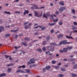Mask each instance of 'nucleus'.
<instances>
[{"label":"nucleus","mask_w":77,"mask_h":77,"mask_svg":"<svg viewBox=\"0 0 77 77\" xmlns=\"http://www.w3.org/2000/svg\"><path fill=\"white\" fill-rule=\"evenodd\" d=\"M11 71V68H8L7 70L8 72H10Z\"/></svg>","instance_id":"26"},{"label":"nucleus","mask_w":77,"mask_h":77,"mask_svg":"<svg viewBox=\"0 0 77 77\" xmlns=\"http://www.w3.org/2000/svg\"><path fill=\"white\" fill-rule=\"evenodd\" d=\"M35 63V59L32 58L30 60V61L28 62V64H31V63Z\"/></svg>","instance_id":"3"},{"label":"nucleus","mask_w":77,"mask_h":77,"mask_svg":"<svg viewBox=\"0 0 77 77\" xmlns=\"http://www.w3.org/2000/svg\"><path fill=\"white\" fill-rule=\"evenodd\" d=\"M67 43H67L66 40L60 42L59 45H61V44H67Z\"/></svg>","instance_id":"4"},{"label":"nucleus","mask_w":77,"mask_h":77,"mask_svg":"<svg viewBox=\"0 0 77 77\" xmlns=\"http://www.w3.org/2000/svg\"><path fill=\"white\" fill-rule=\"evenodd\" d=\"M17 31H18V30L17 29V30H11V32H17Z\"/></svg>","instance_id":"16"},{"label":"nucleus","mask_w":77,"mask_h":77,"mask_svg":"<svg viewBox=\"0 0 77 77\" xmlns=\"http://www.w3.org/2000/svg\"><path fill=\"white\" fill-rule=\"evenodd\" d=\"M61 71H66V69L64 68H62L61 69Z\"/></svg>","instance_id":"22"},{"label":"nucleus","mask_w":77,"mask_h":77,"mask_svg":"<svg viewBox=\"0 0 77 77\" xmlns=\"http://www.w3.org/2000/svg\"><path fill=\"white\" fill-rule=\"evenodd\" d=\"M60 35H58V36H57V38H58V39H60Z\"/></svg>","instance_id":"62"},{"label":"nucleus","mask_w":77,"mask_h":77,"mask_svg":"<svg viewBox=\"0 0 77 77\" xmlns=\"http://www.w3.org/2000/svg\"><path fill=\"white\" fill-rule=\"evenodd\" d=\"M15 13H17V14H20V12L19 11H15Z\"/></svg>","instance_id":"55"},{"label":"nucleus","mask_w":77,"mask_h":77,"mask_svg":"<svg viewBox=\"0 0 77 77\" xmlns=\"http://www.w3.org/2000/svg\"><path fill=\"white\" fill-rule=\"evenodd\" d=\"M4 13H5L6 14H9V15H11V13L9 12L4 11Z\"/></svg>","instance_id":"18"},{"label":"nucleus","mask_w":77,"mask_h":77,"mask_svg":"<svg viewBox=\"0 0 77 77\" xmlns=\"http://www.w3.org/2000/svg\"><path fill=\"white\" fill-rule=\"evenodd\" d=\"M72 12L73 14H75V10H74L72 9Z\"/></svg>","instance_id":"39"},{"label":"nucleus","mask_w":77,"mask_h":77,"mask_svg":"<svg viewBox=\"0 0 77 77\" xmlns=\"http://www.w3.org/2000/svg\"><path fill=\"white\" fill-rule=\"evenodd\" d=\"M43 18H46L47 20V16H46L45 13L43 14Z\"/></svg>","instance_id":"17"},{"label":"nucleus","mask_w":77,"mask_h":77,"mask_svg":"<svg viewBox=\"0 0 77 77\" xmlns=\"http://www.w3.org/2000/svg\"><path fill=\"white\" fill-rule=\"evenodd\" d=\"M50 53V51H48L46 52H45V53H46V54H48Z\"/></svg>","instance_id":"53"},{"label":"nucleus","mask_w":77,"mask_h":77,"mask_svg":"<svg viewBox=\"0 0 77 77\" xmlns=\"http://www.w3.org/2000/svg\"><path fill=\"white\" fill-rule=\"evenodd\" d=\"M42 50L43 51H46V49H45V47H43L42 48Z\"/></svg>","instance_id":"36"},{"label":"nucleus","mask_w":77,"mask_h":77,"mask_svg":"<svg viewBox=\"0 0 77 77\" xmlns=\"http://www.w3.org/2000/svg\"><path fill=\"white\" fill-rule=\"evenodd\" d=\"M52 66L53 67H55L56 69H57L59 68L58 66Z\"/></svg>","instance_id":"34"},{"label":"nucleus","mask_w":77,"mask_h":77,"mask_svg":"<svg viewBox=\"0 0 77 77\" xmlns=\"http://www.w3.org/2000/svg\"><path fill=\"white\" fill-rule=\"evenodd\" d=\"M64 52H67L68 51V48H63V49Z\"/></svg>","instance_id":"8"},{"label":"nucleus","mask_w":77,"mask_h":77,"mask_svg":"<svg viewBox=\"0 0 77 77\" xmlns=\"http://www.w3.org/2000/svg\"><path fill=\"white\" fill-rule=\"evenodd\" d=\"M29 14V11L25 10V11L23 13L24 15H25L26 14Z\"/></svg>","instance_id":"7"},{"label":"nucleus","mask_w":77,"mask_h":77,"mask_svg":"<svg viewBox=\"0 0 77 77\" xmlns=\"http://www.w3.org/2000/svg\"><path fill=\"white\" fill-rule=\"evenodd\" d=\"M25 40H26V41H29V40H30V38H27V37H26L25 38Z\"/></svg>","instance_id":"32"},{"label":"nucleus","mask_w":77,"mask_h":77,"mask_svg":"<svg viewBox=\"0 0 77 77\" xmlns=\"http://www.w3.org/2000/svg\"><path fill=\"white\" fill-rule=\"evenodd\" d=\"M46 29V28L45 27H43L42 28V30H44V29Z\"/></svg>","instance_id":"50"},{"label":"nucleus","mask_w":77,"mask_h":77,"mask_svg":"<svg viewBox=\"0 0 77 77\" xmlns=\"http://www.w3.org/2000/svg\"><path fill=\"white\" fill-rule=\"evenodd\" d=\"M58 76L59 77H63L64 76V75H62L61 74H59L58 75Z\"/></svg>","instance_id":"24"},{"label":"nucleus","mask_w":77,"mask_h":77,"mask_svg":"<svg viewBox=\"0 0 77 77\" xmlns=\"http://www.w3.org/2000/svg\"><path fill=\"white\" fill-rule=\"evenodd\" d=\"M43 71L44 72H45L46 71V68H44L43 69Z\"/></svg>","instance_id":"38"},{"label":"nucleus","mask_w":77,"mask_h":77,"mask_svg":"<svg viewBox=\"0 0 77 77\" xmlns=\"http://www.w3.org/2000/svg\"><path fill=\"white\" fill-rule=\"evenodd\" d=\"M67 49H68V50H71L72 49V46L71 47H67Z\"/></svg>","instance_id":"23"},{"label":"nucleus","mask_w":77,"mask_h":77,"mask_svg":"<svg viewBox=\"0 0 77 77\" xmlns=\"http://www.w3.org/2000/svg\"><path fill=\"white\" fill-rule=\"evenodd\" d=\"M65 7H61L60 9H59V11L61 12H62L63 10H65Z\"/></svg>","instance_id":"5"},{"label":"nucleus","mask_w":77,"mask_h":77,"mask_svg":"<svg viewBox=\"0 0 77 77\" xmlns=\"http://www.w3.org/2000/svg\"><path fill=\"white\" fill-rule=\"evenodd\" d=\"M5 57H6V58H8V57H9V56L8 55H5Z\"/></svg>","instance_id":"56"},{"label":"nucleus","mask_w":77,"mask_h":77,"mask_svg":"<svg viewBox=\"0 0 77 77\" xmlns=\"http://www.w3.org/2000/svg\"><path fill=\"white\" fill-rule=\"evenodd\" d=\"M34 14H35V17H41L42 15V11L41 12V14L40 15L38 14L37 11H34Z\"/></svg>","instance_id":"1"},{"label":"nucleus","mask_w":77,"mask_h":77,"mask_svg":"<svg viewBox=\"0 0 77 77\" xmlns=\"http://www.w3.org/2000/svg\"><path fill=\"white\" fill-rule=\"evenodd\" d=\"M56 61H52V63L53 64L55 63H56Z\"/></svg>","instance_id":"42"},{"label":"nucleus","mask_w":77,"mask_h":77,"mask_svg":"<svg viewBox=\"0 0 77 77\" xmlns=\"http://www.w3.org/2000/svg\"><path fill=\"white\" fill-rule=\"evenodd\" d=\"M50 45H56L57 46V45H56V44L54 43H52L50 44Z\"/></svg>","instance_id":"15"},{"label":"nucleus","mask_w":77,"mask_h":77,"mask_svg":"<svg viewBox=\"0 0 77 77\" xmlns=\"http://www.w3.org/2000/svg\"><path fill=\"white\" fill-rule=\"evenodd\" d=\"M56 25V23H49V25L51 26H54V25Z\"/></svg>","instance_id":"11"},{"label":"nucleus","mask_w":77,"mask_h":77,"mask_svg":"<svg viewBox=\"0 0 77 77\" xmlns=\"http://www.w3.org/2000/svg\"><path fill=\"white\" fill-rule=\"evenodd\" d=\"M53 32H54V30L53 29L51 30V33H53Z\"/></svg>","instance_id":"57"},{"label":"nucleus","mask_w":77,"mask_h":77,"mask_svg":"<svg viewBox=\"0 0 77 77\" xmlns=\"http://www.w3.org/2000/svg\"><path fill=\"white\" fill-rule=\"evenodd\" d=\"M5 75H6V74L5 73H3V74H1L0 75V77H3V76H5Z\"/></svg>","instance_id":"13"},{"label":"nucleus","mask_w":77,"mask_h":77,"mask_svg":"<svg viewBox=\"0 0 77 77\" xmlns=\"http://www.w3.org/2000/svg\"><path fill=\"white\" fill-rule=\"evenodd\" d=\"M18 35H15V39H17V38H18Z\"/></svg>","instance_id":"46"},{"label":"nucleus","mask_w":77,"mask_h":77,"mask_svg":"<svg viewBox=\"0 0 77 77\" xmlns=\"http://www.w3.org/2000/svg\"><path fill=\"white\" fill-rule=\"evenodd\" d=\"M28 28V26H27L26 25L25 26V28L26 29H27Z\"/></svg>","instance_id":"52"},{"label":"nucleus","mask_w":77,"mask_h":77,"mask_svg":"<svg viewBox=\"0 0 77 77\" xmlns=\"http://www.w3.org/2000/svg\"><path fill=\"white\" fill-rule=\"evenodd\" d=\"M50 51H54V48L53 47L51 48L50 50Z\"/></svg>","instance_id":"43"},{"label":"nucleus","mask_w":77,"mask_h":77,"mask_svg":"<svg viewBox=\"0 0 77 77\" xmlns=\"http://www.w3.org/2000/svg\"><path fill=\"white\" fill-rule=\"evenodd\" d=\"M55 14H57V15H58L59 14V11H57L55 12Z\"/></svg>","instance_id":"51"},{"label":"nucleus","mask_w":77,"mask_h":77,"mask_svg":"<svg viewBox=\"0 0 77 77\" xmlns=\"http://www.w3.org/2000/svg\"><path fill=\"white\" fill-rule=\"evenodd\" d=\"M72 30H75V29H76V28H75V26H72Z\"/></svg>","instance_id":"27"},{"label":"nucleus","mask_w":77,"mask_h":77,"mask_svg":"<svg viewBox=\"0 0 77 77\" xmlns=\"http://www.w3.org/2000/svg\"><path fill=\"white\" fill-rule=\"evenodd\" d=\"M46 44V41H44L43 43V45H45Z\"/></svg>","instance_id":"45"},{"label":"nucleus","mask_w":77,"mask_h":77,"mask_svg":"<svg viewBox=\"0 0 77 77\" xmlns=\"http://www.w3.org/2000/svg\"><path fill=\"white\" fill-rule=\"evenodd\" d=\"M73 32H74V33H75V32L77 33V31L76 30H75V31H73Z\"/></svg>","instance_id":"59"},{"label":"nucleus","mask_w":77,"mask_h":77,"mask_svg":"<svg viewBox=\"0 0 77 77\" xmlns=\"http://www.w3.org/2000/svg\"><path fill=\"white\" fill-rule=\"evenodd\" d=\"M53 16L54 17H56V15L55 14H53V15H51L50 16V17H51V20H53Z\"/></svg>","instance_id":"9"},{"label":"nucleus","mask_w":77,"mask_h":77,"mask_svg":"<svg viewBox=\"0 0 77 77\" xmlns=\"http://www.w3.org/2000/svg\"><path fill=\"white\" fill-rule=\"evenodd\" d=\"M28 23H29V22H26L24 23V25H26V24H28Z\"/></svg>","instance_id":"47"},{"label":"nucleus","mask_w":77,"mask_h":77,"mask_svg":"<svg viewBox=\"0 0 77 77\" xmlns=\"http://www.w3.org/2000/svg\"><path fill=\"white\" fill-rule=\"evenodd\" d=\"M22 44L23 45H24V46H27V45L26 44V43H24V42H23L22 43Z\"/></svg>","instance_id":"31"},{"label":"nucleus","mask_w":77,"mask_h":77,"mask_svg":"<svg viewBox=\"0 0 77 77\" xmlns=\"http://www.w3.org/2000/svg\"><path fill=\"white\" fill-rule=\"evenodd\" d=\"M4 30V28L3 26H0V33H1L2 31Z\"/></svg>","instance_id":"6"},{"label":"nucleus","mask_w":77,"mask_h":77,"mask_svg":"<svg viewBox=\"0 0 77 77\" xmlns=\"http://www.w3.org/2000/svg\"><path fill=\"white\" fill-rule=\"evenodd\" d=\"M36 66V65H35V64L29 66V67H30V68H32V67H33L35 66Z\"/></svg>","instance_id":"20"},{"label":"nucleus","mask_w":77,"mask_h":77,"mask_svg":"<svg viewBox=\"0 0 77 77\" xmlns=\"http://www.w3.org/2000/svg\"><path fill=\"white\" fill-rule=\"evenodd\" d=\"M22 72V73L24 72L23 70L21 69H18V70H17L16 71V72Z\"/></svg>","instance_id":"10"},{"label":"nucleus","mask_w":77,"mask_h":77,"mask_svg":"<svg viewBox=\"0 0 77 77\" xmlns=\"http://www.w3.org/2000/svg\"><path fill=\"white\" fill-rule=\"evenodd\" d=\"M15 49H18V47L17 46H15Z\"/></svg>","instance_id":"63"},{"label":"nucleus","mask_w":77,"mask_h":77,"mask_svg":"<svg viewBox=\"0 0 77 77\" xmlns=\"http://www.w3.org/2000/svg\"><path fill=\"white\" fill-rule=\"evenodd\" d=\"M60 53H63V50H60Z\"/></svg>","instance_id":"54"},{"label":"nucleus","mask_w":77,"mask_h":77,"mask_svg":"<svg viewBox=\"0 0 77 77\" xmlns=\"http://www.w3.org/2000/svg\"><path fill=\"white\" fill-rule=\"evenodd\" d=\"M5 36L6 37H9L11 36V34H7L5 35Z\"/></svg>","instance_id":"33"},{"label":"nucleus","mask_w":77,"mask_h":77,"mask_svg":"<svg viewBox=\"0 0 77 77\" xmlns=\"http://www.w3.org/2000/svg\"><path fill=\"white\" fill-rule=\"evenodd\" d=\"M22 68H25V67H26V66H25L23 65V66H22Z\"/></svg>","instance_id":"61"},{"label":"nucleus","mask_w":77,"mask_h":77,"mask_svg":"<svg viewBox=\"0 0 77 77\" xmlns=\"http://www.w3.org/2000/svg\"><path fill=\"white\" fill-rule=\"evenodd\" d=\"M58 21V19H57L55 20H53V21L54 22H57Z\"/></svg>","instance_id":"37"},{"label":"nucleus","mask_w":77,"mask_h":77,"mask_svg":"<svg viewBox=\"0 0 77 77\" xmlns=\"http://www.w3.org/2000/svg\"><path fill=\"white\" fill-rule=\"evenodd\" d=\"M46 39L47 40H49V39H50V36H48Z\"/></svg>","instance_id":"44"},{"label":"nucleus","mask_w":77,"mask_h":77,"mask_svg":"<svg viewBox=\"0 0 77 77\" xmlns=\"http://www.w3.org/2000/svg\"><path fill=\"white\" fill-rule=\"evenodd\" d=\"M37 50L39 51V52H42V50L40 49H37Z\"/></svg>","instance_id":"28"},{"label":"nucleus","mask_w":77,"mask_h":77,"mask_svg":"<svg viewBox=\"0 0 77 77\" xmlns=\"http://www.w3.org/2000/svg\"><path fill=\"white\" fill-rule=\"evenodd\" d=\"M25 71H26L27 73H29V72H30V70L29 69L26 70Z\"/></svg>","instance_id":"30"},{"label":"nucleus","mask_w":77,"mask_h":77,"mask_svg":"<svg viewBox=\"0 0 77 77\" xmlns=\"http://www.w3.org/2000/svg\"><path fill=\"white\" fill-rule=\"evenodd\" d=\"M46 68L48 70V69H50L51 67H50V66H46Z\"/></svg>","instance_id":"14"},{"label":"nucleus","mask_w":77,"mask_h":77,"mask_svg":"<svg viewBox=\"0 0 77 77\" xmlns=\"http://www.w3.org/2000/svg\"><path fill=\"white\" fill-rule=\"evenodd\" d=\"M60 36H61V37H63V35L62 34H60Z\"/></svg>","instance_id":"58"},{"label":"nucleus","mask_w":77,"mask_h":77,"mask_svg":"<svg viewBox=\"0 0 77 77\" xmlns=\"http://www.w3.org/2000/svg\"><path fill=\"white\" fill-rule=\"evenodd\" d=\"M75 69H76V68H77V65H75L74 67H73Z\"/></svg>","instance_id":"35"},{"label":"nucleus","mask_w":77,"mask_h":77,"mask_svg":"<svg viewBox=\"0 0 77 77\" xmlns=\"http://www.w3.org/2000/svg\"><path fill=\"white\" fill-rule=\"evenodd\" d=\"M59 4L60 5H62L63 6V5H64V4H63V2H59Z\"/></svg>","instance_id":"21"},{"label":"nucleus","mask_w":77,"mask_h":77,"mask_svg":"<svg viewBox=\"0 0 77 77\" xmlns=\"http://www.w3.org/2000/svg\"><path fill=\"white\" fill-rule=\"evenodd\" d=\"M73 23L74 24V25H75V26H76V25H77V23L75 22H73Z\"/></svg>","instance_id":"49"},{"label":"nucleus","mask_w":77,"mask_h":77,"mask_svg":"<svg viewBox=\"0 0 77 77\" xmlns=\"http://www.w3.org/2000/svg\"><path fill=\"white\" fill-rule=\"evenodd\" d=\"M34 35H38V33L37 32H35V33Z\"/></svg>","instance_id":"60"},{"label":"nucleus","mask_w":77,"mask_h":77,"mask_svg":"<svg viewBox=\"0 0 77 77\" xmlns=\"http://www.w3.org/2000/svg\"><path fill=\"white\" fill-rule=\"evenodd\" d=\"M59 25H62V22H61L60 21L58 23Z\"/></svg>","instance_id":"48"},{"label":"nucleus","mask_w":77,"mask_h":77,"mask_svg":"<svg viewBox=\"0 0 77 77\" xmlns=\"http://www.w3.org/2000/svg\"><path fill=\"white\" fill-rule=\"evenodd\" d=\"M72 77H77V75L75 74H72Z\"/></svg>","instance_id":"25"},{"label":"nucleus","mask_w":77,"mask_h":77,"mask_svg":"<svg viewBox=\"0 0 77 77\" xmlns=\"http://www.w3.org/2000/svg\"><path fill=\"white\" fill-rule=\"evenodd\" d=\"M69 60H70V61L71 62H72V61H74V59H70Z\"/></svg>","instance_id":"40"},{"label":"nucleus","mask_w":77,"mask_h":77,"mask_svg":"<svg viewBox=\"0 0 77 77\" xmlns=\"http://www.w3.org/2000/svg\"><path fill=\"white\" fill-rule=\"evenodd\" d=\"M63 60L64 61H67V60H66V59H64Z\"/></svg>","instance_id":"64"},{"label":"nucleus","mask_w":77,"mask_h":77,"mask_svg":"<svg viewBox=\"0 0 77 77\" xmlns=\"http://www.w3.org/2000/svg\"><path fill=\"white\" fill-rule=\"evenodd\" d=\"M46 15L48 16V17H49V16H50V13H47L46 14Z\"/></svg>","instance_id":"41"},{"label":"nucleus","mask_w":77,"mask_h":77,"mask_svg":"<svg viewBox=\"0 0 77 77\" xmlns=\"http://www.w3.org/2000/svg\"><path fill=\"white\" fill-rule=\"evenodd\" d=\"M33 6H34L35 8H34L33 7H31V9H44V7H40V8H39L38 7V6L35 5H33Z\"/></svg>","instance_id":"2"},{"label":"nucleus","mask_w":77,"mask_h":77,"mask_svg":"<svg viewBox=\"0 0 77 77\" xmlns=\"http://www.w3.org/2000/svg\"><path fill=\"white\" fill-rule=\"evenodd\" d=\"M66 38L68 39H73V38L72 37L66 36Z\"/></svg>","instance_id":"12"},{"label":"nucleus","mask_w":77,"mask_h":77,"mask_svg":"<svg viewBox=\"0 0 77 77\" xmlns=\"http://www.w3.org/2000/svg\"><path fill=\"white\" fill-rule=\"evenodd\" d=\"M14 64L13 63H11L10 64H8L7 65V66H13Z\"/></svg>","instance_id":"19"},{"label":"nucleus","mask_w":77,"mask_h":77,"mask_svg":"<svg viewBox=\"0 0 77 77\" xmlns=\"http://www.w3.org/2000/svg\"><path fill=\"white\" fill-rule=\"evenodd\" d=\"M38 27H39L40 28H42V26H38L37 27H35V29H38Z\"/></svg>","instance_id":"29"}]
</instances>
